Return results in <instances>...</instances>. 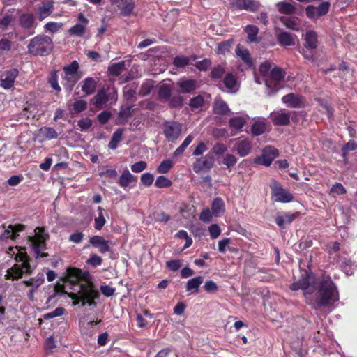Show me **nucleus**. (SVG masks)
I'll use <instances>...</instances> for the list:
<instances>
[{
	"label": "nucleus",
	"mask_w": 357,
	"mask_h": 357,
	"mask_svg": "<svg viewBox=\"0 0 357 357\" xmlns=\"http://www.w3.org/2000/svg\"><path fill=\"white\" fill-rule=\"evenodd\" d=\"M316 284L315 275L312 271H304L299 279L290 284L289 289L294 291L303 290L305 303L314 310L330 307L339 300L337 286L331 276H322L317 291L313 294Z\"/></svg>",
	"instance_id": "1"
},
{
	"label": "nucleus",
	"mask_w": 357,
	"mask_h": 357,
	"mask_svg": "<svg viewBox=\"0 0 357 357\" xmlns=\"http://www.w3.org/2000/svg\"><path fill=\"white\" fill-rule=\"evenodd\" d=\"M259 70L263 77H267L265 79L266 86L270 89L271 93H277L280 88L279 84L285 78L286 71L276 66L272 68V63L268 61L262 63Z\"/></svg>",
	"instance_id": "2"
},
{
	"label": "nucleus",
	"mask_w": 357,
	"mask_h": 357,
	"mask_svg": "<svg viewBox=\"0 0 357 357\" xmlns=\"http://www.w3.org/2000/svg\"><path fill=\"white\" fill-rule=\"evenodd\" d=\"M19 252L14 258L17 263L6 271V280H17L22 278L24 275H30L33 272L34 268L31 266V258L26 252Z\"/></svg>",
	"instance_id": "3"
},
{
	"label": "nucleus",
	"mask_w": 357,
	"mask_h": 357,
	"mask_svg": "<svg viewBox=\"0 0 357 357\" xmlns=\"http://www.w3.org/2000/svg\"><path fill=\"white\" fill-rule=\"evenodd\" d=\"M77 292L66 293L68 297L73 300V305L75 306L81 303L82 306H96L95 300L99 298L100 294L94 284H79Z\"/></svg>",
	"instance_id": "4"
},
{
	"label": "nucleus",
	"mask_w": 357,
	"mask_h": 357,
	"mask_svg": "<svg viewBox=\"0 0 357 357\" xmlns=\"http://www.w3.org/2000/svg\"><path fill=\"white\" fill-rule=\"evenodd\" d=\"M54 48L52 39L44 34H38L29 40L28 53L33 56H47Z\"/></svg>",
	"instance_id": "5"
},
{
	"label": "nucleus",
	"mask_w": 357,
	"mask_h": 357,
	"mask_svg": "<svg viewBox=\"0 0 357 357\" xmlns=\"http://www.w3.org/2000/svg\"><path fill=\"white\" fill-rule=\"evenodd\" d=\"M271 196L276 202L289 203L294 200V196L286 189H284L280 183L273 179L270 183Z\"/></svg>",
	"instance_id": "6"
},
{
	"label": "nucleus",
	"mask_w": 357,
	"mask_h": 357,
	"mask_svg": "<svg viewBox=\"0 0 357 357\" xmlns=\"http://www.w3.org/2000/svg\"><path fill=\"white\" fill-rule=\"evenodd\" d=\"M163 134L169 142H174L181 135L182 124L176 121H165L162 123Z\"/></svg>",
	"instance_id": "7"
},
{
	"label": "nucleus",
	"mask_w": 357,
	"mask_h": 357,
	"mask_svg": "<svg viewBox=\"0 0 357 357\" xmlns=\"http://www.w3.org/2000/svg\"><path fill=\"white\" fill-rule=\"evenodd\" d=\"M45 282V276L43 273H38L36 276L24 280L21 284L26 287H29L26 293L28 298L31 301L35 300V294L37 292L38 288Z\"/></svg>",
	"instance_id": "8"
},
{
	"label": "nucleus",
	"mask_w": 357,
	"mask_h": 357,
	"mask_svg": "<svg viewBox=\"0 0 357 357\" xmlns=\"http://www.w3.org/2000/svg\"><path fill=\"white\" fill-rule=\"evenodd\" d=\"M278 155L279 151L277 149L271 146H267L262 150L261 155L254 159V163L268 167Z\"/></svg>",
	"instance_id": "9"
},
{
	"label": "nucleus",
	"mask_w": 357,
	"mask_h": 357,
	"mask_svg": "<svg viewBox=\"0 0 357 357\" xmlns=\"http://www.w3.org/2000/svg\"><path fill=\"white\" fill-rule=\"evenodd\" d=\"M331 7L329 1H323L317 7L313 5H308L305 8L306 16L310 20H317L326 15Z\"/></svg>",
	"instance_id": "10"
},
{
	"label": "nucleus",
	"mask_w": 357,
	"mask_h": 357,
	"mask_svg": "<svg viewBox=\"0 0 357 357\" xmlns=\"http://www.w3.org/2000/svg\"><path fill=\"white\" fill-rule=\"evenodd\" d=\"M213 155L206 154L204 157L196 159L193 165V170L195 173H199L204 169H210L213 166Z\"/></svg>",
	"instance_id": "11"
},
{
	"label": "nucleus",
	"mask_w": 357,
	"mask_h": 357,
	"mask_svg": "<svg viewBox=\"0 0 357 357\" xmlns=\"http://www.w3.org/2000/svg\"><path fill=\"white\" fill-rule=\"evenodd\" d=\"M19 24L26 30H31L29 35L35 33L36 19L33 13H23L19 17Z\"/></svg>",
	"instance_id": "12"
},
{
	"label": "nucleus",
	"mask_w": 357,
	"mask_h": 357,
	"mask_svg": "<svg viewBox=\"0 0 357 357\" xmlns=\"http://www.w3.org/2000/svg\"><path fill=\"white\" fill-rule=\"evenodd\" d=\"M109 88L103 86L99 89L96 95L91 99V103L98 109H102L103 105L109 101Z\"/></svg>",
	"instance_id": "13"
},
{
	"label": "nucleus",
	"mask_w": 357,
	"mask_h": 357,
	"mask_svg": "<svg viewBox=\"0 0 357 357\" xmlns=\"http://www.w3.org/2000/svg\"><path fill=\"white\" fill-rule=\"evenodd\" d=\"M89 243L93 247L98 248L99 252L102 254L106 253L110 250L109 241L105 240L102 236H93L90 237Z\"/></svg>",
	"instance_id": "14"
},
{
	"label": "nucleus",
	"mask_w": 357,
	"mask_h": 357,
	"mask_svg": "<svg viewBox=\"0 0 357 357\" xmlns=\"http://www.w3.org/2000/svg\"><path fill=\"white\" fill-rule=\"evenodd\" d=\"M182 93H192L197 87V80L193 79H181L176 83Z\"/></svg>",
	"instance_id": "15"
},
{
	"label": "nucleus",
	"mask_w": 357,
	"mask_h": 357,
	"mask_svg": "<svg viewBox=\"0 0 357 357\" xmlns=\"http://www.w3.org/2000/svg\"><path fill=\"white\" fill-rule=\"evenodd\" d=\"M282 100L284 103L292 108H299L303 107V98L293 93L284 96Z\"/></svg>",
	"instance_id": "16"
},
{
	"label": "nucleus",
	"mask_w": 357,
	"mask_h": 357,
	"mask_svg": "<svg viewBox=\"0 0 357 357\" xmlns=\"http://www.w3.org/2000/svg\"><path fill=\"white\" fill-rule=\"evenodd\" d=\"M17 75L18 70L15 68L7 71L5 77L1 79L0 86L5 89H10L14 85Z\"/></svg>",
	"instance_id": "17"
},
{
	"label": "nucleus",
	"mask_w": 357,
	"mask_h": 357,
	"mask_svg": "<svg viewBox=\"0 0 357 357\" xmlns=\"http://www.w3.org/2000/svg\"><path fill=\"white\" fill-rule=\"evenodd\" d=\"M235 149L237 153L241 157L248 155L252 150V143L247 139L238 140L235 145Z\"/></svg>",
	"instance_id": "18"
},
{
	"label": "nucleus",
	"mask_w": 357,
	"mask_h": 357,
	"mask_svg": "<svg viewBox=\"0 0 357 357\" xmlns=\"http://www.w3.org/2000/svg\"><path fill=\"white\" fill-rule=\"evenodd\" d=\"M173 84L162 83L158 87V99L160 102H167L172 96Z\"/></svg>",
	"instance_id": "19"
},
{
	"label": "nucleus",
	"mask_w": 357,
	"mask_h": 357,
	"mask_svg": "<svg viewBox=\"0 0 357 357\" xmlns=\"http://www.w3.org/2000/svg\"><path fill=\"white\" fill-rule=\"evenodd\" d=\"M236 54L248 68H251L253 66L252 59L247 48L238 44L236 47Z\"/></svg>",
	"instance_id": "20"
},
{
	"label": "nucleus",
	"mask_w": 357,
	"mask_h": 357,
	"mask_svg": "<svg viewBox=\"0 0 357 357\" xmlns=\"http://www.w3.org/2000/svg\"><path fill=\"white\" fill-rule=\"evenodd\" d=\"M137 181V177L132 175L128 169H126L120 176L118 183L121 188H126L130 183H135Z\"/></svg>",
	"instance_id": "21"
},
{
	"label": "nucleus",
	"mask_w": 357,
	"mask_h": 357,
	"mask_svg": "<svg viewBox=\"0 0 357 357\" xmlns=\"http://www.w3.org/2000/svg\"><path fill=\"white\" fill-rule=\"evenodd\" d=\"M297 213H287L282 215H278L275 218V223L281 228H284L287 225H290L297 217Z\"/></svg>",
	"instance_id": "22"
},
{
	"label": "nucleus",
	"mask_w": 357,
	"mask_h": 357,
	"mask_svg": "<svg viewBox=\"0 0 357 357\" xmlns=\"http://www.w3.org/2000/svg\"><path fill=\"white\" fill-rule=\"evenodd\" d=\"M213 109V112L218 115L223 116L231 113V110L227 102L220 98H216L215 100Z\"/></svg>",
	"instance_id": "23"
},
{
	"label": "nucleus",
	"mask_w": 357,
	"mask_h": 357,
	"mask_svg": "<svg viewBox=\"0 0 357 357\" xmlns=\"http://www.w3.org/2000/svg\"><path fill=\"white\" fill-rule=\"evenodd\" d=\"M98 82L91 77H86L83 81V84L82 86V91L86 95L93 94L97 88Z\"/></svg>",
	"instance_id": "24"
},
{
	"label": "nucleus",
	"mask_w": 357,
	"mask_h": 357,
	"mask_svg": "<svg viewBox=\"0 0 357 357\" xmlns=\"http://www.w3.org/2000/svg\"><path fill=\"white\" fill-rule=\"evenodd\" d=\"M318 46L317 33L312 30L306 31L305 35L304 47L312 49H317Z\"/></svg>",
	"instance_id": "25"
},
{
	"label": "nucleus",
	"mask_w": 357,
	"mask_h": 357,
	"mask_svg": "<svg viewBox=\"0 0 357 357\" xmlns=\"http://www.w3.org/2000/svg\"><path fill=\"white\" fill-rule=\"evenodd\" d=\"M79 273H81L80 268L71 267L68 268L66 270V275L65 276L64 281L69 282L73 285H78Z\"/></svg>",
	"instance_id": "26"
},
{
	"label": "nucleus",
	"mask_w": 357,
	"mask_h": 357,
	"mask_svg": "<svg viewBox=\"0 0 357 357\" xmlns=\"http://www.w3.org/2000/svg\"><path fill=\"white\" fill-rule=\"evenodd\" d=\"M280 22L285 25L288 29L298 31L301 26L300 20L296 17H286L282 16L280 17Z\"/></svg>",
	"instance_id": "27"
},
{
	"label": "nucleus",
	"mask_w": 357,
	"mask_h": 357,
	"mask_svg": "<svg viewBox=\"0 0 357 357\" xmlns=\"http://www.w3.org/2000/svg\"><path fill=\"white\" fill-rule=\"evenodd\" d=\"M204 278L202 276H197L187 281L185 289L187 291H193L196 294L199 293V286L203 283Z\"/></svg>",
	"instance_id": "28"
},
{
	"label": "nucleus",
	"mask_w": 357,
	"mask_h": 357,
	"mask_svg": "<svg viewBox=\"0 0 357 357\" xmlns=\"http://www.w3.org/2000/svg\"><path fill=\"white\" fill-rule=\"evenodd\" d=\"M63 79V85L66 90L68 92H71L73 89L74 86L79 79V76L78 75H64L62 77Z\"/></svg>",
	"instance_id": "29"
},
{
	"label": "nucleus",
	"mask_w": 357,
	"mask_h": 357,
	"mask_svg": "<svg viewBox=\"0 0 357 357\" xmlns=\"http://www.w3.org/2000/svg\"><path fill=\"white\" fill-rule=\"evenodd\" d=\"M211 211L215 216H219L225 211V203L222 198L215 197L211 204Z\"/></svg>",
	"instance_id": "30"
},
{
	"label": "nucleus",
	"mask_w": 357,
	"mask_h": 357,
	"mask_svg": "<svg viewBox=\"0 0 357 357\" xmlns=\"http://www.w3.org/2000/svg\"><path fill=\"white\" fill-rule=\"evenodd\" d=\"M272 120L275 126H288L290 123V114L286 112L278 113Z\"/></svg>",
	"instance_id": "31"
},
{
	"label": "nucleus",
	"mask_w": 357,
	"mask_h": 357,
	"mask_svg": "<svg viewBox=\"0 0 357 357\" xmlns=\"http://www.w3.org/2000/svg\"><path fill=\"white\" fill-rule=\"evenodd\" d=\"M30 240H43L47 241L50 239V234L45 227H37L34 229V235L29 236Z\"/></svg>",
	"instance_id": "32"
},
{
	"label": "nucleus",
	"mask_w": 357,
	"mask_h": 357,
	"mask_svg": "<svg viewBox=\"0 0 357 357\" xmlns=\"http://www.w3.org/2000/svg\"><path fill=\"white\" fill-rule=\"evenodd\" d=\"M223 84L229 91H236L237 79L232 73H227L223 79Z\"/></svg>",
	"instance_id": "33"
},
{
	"label": "nucleus",
	"mask_w": 357,
	"mask_h": 357,
	"mask_svg": "<svg viewBox=\"0 0 357 357\" xmlns=\"http://www.w3.org/2000/svg\"><path fill=\"white\" fill-rule=\"evenodd\" d=\"M123 132V130L119 128L113 133L108 144L110 149L115 150L118 147L119 144L122 140Z\"/></svg>",
	"instance_id": "34"
},
{
	"label": "nucleus",
	"mask_w": 357,
	"mask_h": 357,
	"mask_svg": "<svg viewBox=\"0 0 357 357\" xmlns=\"http://www.w3.org/2000/svg\"><path fill=\"white\" fill-rule=\"evenodd\" d=\"M245 32L248 35V39L251 43H259V40L257 38L259 29L254 25H247L245 28Z\"/></svg>",
	"instance_id": "35"
},
{
	"label": "nucleus",
	"mask_w": 357,
	"mask_h": 357,
	"mask_svg": "<svg viewBox=\"0 0 357 357\" xmlns=\"http://www.w3.org/2000/svg\"><path fill=\"white\" fill-rule=\"evenodd\" d=\"M277 39L278 43L283 46H290L294 44L291 34L288 32H281L278 34Z\"/></svg>",
	"instance_id": "36"
},
{
	"label": "nucleus",
	"mask_w": 357,
	"mask_h": 357,
	"mask_svg": "<svg viewBox=\"0 0 357 357\" xmlns=\"http://www.w3.org/2000/svg\"><path fill=\"white\" fill-rule=\"evenodd\" d=\"M245 123L246 119L241 116L232 117L229 121V127L235 129L236 130H241L245 126Z\"/></svg>",
	"instance_id": "37"
},
{
	"label": "nucleus",
	"mask_w": 357,
	"mask_h": 357,
	"mask_svg": "<svg viewBox=\"0 0 357 357\" xmlns=\"http://www.w3.org/2000/svg\"><path fill=\"white\" fill-rule=\"evenodd\" d=\"M266 130V125L264 121H255L251 128L250 132L253 136H259L264 134Z\"/></svg>",
	"instance_id": "38"
},
{
	"label": "nucleus",
	"mask_w": 357,
	"mask_h": 357,
	"mask_svg": "<svg viewBox=\"0 0 357 357\" xmlns=\"http://www.w3.org/2000/svg\"><path fill=\"white\" fill-rule=\"evenodd\" d=\"M237 160V158L233 154L228 153L222 157L221 163L225 167L222 168L230 170L236 165Z\"/></svg>",
	"instance_id": "39"
},
{
	"label": "nucleus",
	"mask_w": 357,
	"mask_h": 357,
	"mask_svg": "<svg viewBox=\"0 0 357 357\" xmlns=\"http://www.w3.org/2000/svg\"><path fill=\"white\" fill-rule=\"evenodd\" d=\"M125 69V62L123 61L118 63H114L110 65L108 68V72L110 75L114 76L120 75Z\"/></svg>",
	"instance_id": "40"
},
{
	"label": "nucleus",
	"mask_w": 357,
	"mask_h": 357,
	"mask_svg": "<svg viewBox=\"0 0 357 357\" xmlns=\"http://www.w3.org/2000/svg\"><path fill=\"white\" fill-rule=\"evenodd\" d=\"M278 11L281 14L291 15L296 10L294 5L288 2H280L278 3Z\"/></svg>",
	"instance_id": "41"
},
{
	"label": "nucleus",
	"mask_w": 357,
	"mask_h": 357,
	"mask_svg": "<svg viewBox=\"0 0 357 357\" xmlns=\"http://www.w3.org/2000/svg\"><path fill=\"white\" fill-rule=\"evenodd\" d=\"M124 5L120 8L121 15L123 16H130L132 14L135 8V3L132 1L121 0Z\"/></svg>",
	"instance_id": "42"
},
{
	"label": "nucleus",
	"mask_w": 357,
	"mask_h": 357,
	"mask_svg": "<svg viewBox=\"0 0 357 357\" xmlns=\"http://www.w3.org/2000/svg\"><path fill=\"white\" fill-rule=\"evenodd\" d=\"M79 68V63L75 60L70 64L65 66L63 70L66 75H77Z\"/></svg>",
	"instance_id": "43"
},
{
	"label": "nucleus",
	"mask_w": 357,
	"mask_h": 357,
	"mask_svg": "<svg viewBox=\"0 0 357 357\" xmlns=\"http://www.w3.org/2000/svg\"><path fill=\"white\" fill-rule=\"evenodd\" d=\"M300 52L306 60L310 62H314L317 59V49L304 47Z\"/></svg>",
	"instance_id": "44"
},
{
	"label": "nucleus",
	"mask_w": 357,
	"mask_h": 357,
	"mask_svg": "<svg viewBox=\"0 0 357 357\" xmlns=\"http://www.w3.org/2000/svg\"><path fill=\"white\" fill-rule=\"evenodd\" d=\"M102 211L103 209L102 207H98V216L95 218L94 220V228L96 230H101L106 223V220L103 215Z\"/></svg>",
	"instance_id": "45"
},
{
	"label": "nucleus",
	"mask_w": 357,
	"mask_h": 357,
	"mask_svg": "<svg viewBox=\"0 0 357 357\" xmlns=\"http://www.w3.org/2000/svg\"><path fill=\"white\" fill-rule=\"evenodd\" d=\"M153 87L154 82L151 79L147 80L142 84L139 93L142 96H146L151 92Z\"/></svg>",
	"instance_id": "46"
},
{
	"label": "nucleus",
	"mask_w": 357,
	"mask_h": 357,
	"mask_svg": "<svg viewBox=\"0 0 357 357\" xmlns=\"http://www.w3.org/2000/svg\"><path fill=\"white\" fill-rule=\"evenodd\" d=\"M168 105L170 108L181 107L183 105V98L179 95L171 96L169 99L167 100Z\"/></svg>",
	"instance_id": "47"
},
{
	"label": "nucleus",
	"mask_w": 357,
	"mask_h": 357,
	"mask_svg": "<svg viewBox=\"0 0 357 357\" xmlns=\"http://www.w3.org/2000/svg\"><path fill=\"white\" fill-rule=\"evenodd\" d=\"M102 259L97 254H91L89 259L86 261V264L93 268L100 266L102 264Z\"/></svg>",
	"instance_id": "48"
},
{
	"label": "nucleus",
	"mask_w": 357,
	"mask_h": 357,
	"mask_svg": "<svg viewBox=\"0 0 357 357\" xmlns=\"http://www.w3.org/2000/svg\"><path fill=\"white\" fill-rule=\"evenodd\" d=\"M190 64V58L184 56H176L174 58L173 65L178 68H182Z\"/></svg>",
	"instance_id": "49"
},
{
	"label": "nucleus",
	"mask_w": 357,
	"mask_h": 357,
	"mask_svg": "<svg viewBox=\"0 0 357 357\" xmlns=\"http://www.w3.org/2000/svg\"><path fill=\"white\" fill-rule=\"evenodd\" d=\"M261 6L260 3L256 0H245V6L243 7V10L249 12H256L259 10Z\"/></svg>",
	"instance_id": "50"
},
{
	"label": "nucleus",
	"mask_w": 357,
	"mask_h": 357,
	"mask_svg": "<svg viewBox=\"0 0 357 357\" xmlns=\"http://www.w3.org/2000/svg\"><path fill=\"white\" fill-rule=\"evenodd\" d=\"M12 45L13 43L10 39L6 37L0 38V55L10 51Z\"/></svg>",
	"instance_id": "51"
},
{
	"label": "nucleus",
	"mask_w": 357,
	"mask_h": 357,
	"mask_svg": "<svg viewBox=\"0 0 357 357\" xmlns=\"http://www.w3.org/2000/svg\"><path fill=\"white\" fill-rule=\"evenodd\" d=\"M173 167V162L172 160L167 159L162 161L158 167H157V172L158 173L161 174H166L169 172V171Z\"/></svg>",
	"instance_id": "52"
},
{
	"label": "nucleus",
	"mask_w": 357,
	"mask_h": 357,
	"mask_svg": "<svg viewBox=\"0 0 357 357\" xmlns=\"http://www.w3.org/2000/svg\"><path fill=\"white\" fill-rule=\"evenodd\" d=\"M40 132L47 139H56L58 137L56 131L52 127H43L40 128Z\"/></svg>",
	"instance_id": "53"
},
{
	"label": "nucleus",
	"mask_w": 357,
	"mask_h": 357,
	"mask_svg": "<svg viewBox=\"0 0 357 357\" xmlns=\"http://www.w3.org/2000/svg\"><path fill=\"white\" fill-rule=\"evenodd\" d=\"M225 69L223 66L218 65L215 66L211 71V77L213 79H218L223 77Z\"/></svg>",
	"instance_id": "54"
},
{
	"label": "nucleus",
	"mask_w": 357,
	"mask_h": 357,
	"mask_svg": "<svg viewBox=\"0 0 357 357\" xmlns=\"http://www.w3.org/2000/svg\"><path fill=\"white\" fill-rule=\"evenodd\" d=\"M172 182L168 178L164 176H159L155 182V187L158 188H165L172 186Z\"/></svg>",
	"instance_id": "55"
},
{
	"label": "nucleus",
	"mask_w": 357,
	"mask_h": 357,
	"mask_svg": "<svg viewBox=\"0 0 357 357\" xmlns=\"http://www.w3.org/2000/svg\"><path fill=\"white\" fill-rule=\"evenodd\" d=\"M87 108V102L84 100H76L73 104V110L75 113H80Z\"/></svg>",
	"instance_id": "56"
},
{
	"label": "nucleus",
	"mask_w": 357,
	"mask_h": 357,
	"mask_svg": "<svg viewBox=\"0 0 357 357\" xmlns=\"http://www.w3.org/2000/svg\"><path fill=\"white\" fill-rule=\"evenodd\" d=\"M52 9L53 6L51 3H43V5L39 8L40 19L42 20L44 17L50 15L52 13Z\"/></svg>",
	"instance_id": "57"
},
{
	"label": "nucleus",
	"mask_w": 357,
	"mask_h": 357,
	"mask_svg": "<svg viewBox=\"0 0 357 357\" xmlns=\"http://www.w3.org/2000/svg\"><path fill=\"white\" fill-rule=\"evenodd\" d=\"M48 82L50 84L51 87L54 89L55 91H61V89L58 82V75L56 70H54L51 73L48 79Z\"/></svg>",
	"instance_id": "58"
},
{
	"label": "nucleus",
	"mask_w": 357,
	"mask_h": 357,
	"mask_svg": "<svg viewBox=\"0 0 357 357\" xmlns=\"http://www.w3.org/2000/svg\"><path fill=\"white\" fill-rule=\"evenodd\" d=\"M94 284L93 282V277L89 271H82L79 275V284Z\"/></svg>",
	"instance_id": "59"
},
{
	"label": "nucleus",
	"mask_w": 357,
	"mask_h": 357,
	"mask_svg": "<svg viewBox=\"0 0 357 357\" xmlns=\"http://www.w3.org/2000/svg\"><path fill=\"white\" fill-rule=\"evenodd\" d=\"M28 242L29 243L30 247L33 251L38 249L47 248V241H45L30 240V238L28 237Z\"/></svg>",
	"instance_id": "60"
},
{
	"label": "nucleus",
	"mask_w": 357,
	"mask_h": 357,
	"mask_svg": "<svg viewBox=\"0 0 357 357\" xmlns=\"http://www.w3.org/2000/svg\"><path fill=\"white\" fill-rule=\"evenodd\" d=\"M204 102V98L199 95L190 99L189 105L192 108L198 109L203 106Z\"/></svg>",
	"instance_id": "61"
},
{
	"label": "nucleus",
	"mask_w": 357,
	"mask_h": 357,
	"mask_svg": "<svg viewBox=\"0 0 357 357\" xmlns=\"http://www.w3.org/2000/svg\"><path fill=\"white\" fill-rule=\"evenodd\" d=\"M13 19V16L9 14H6L2 18H0V29L3 31L6 30Z\"/></svg>",
	"instance_id": "62"
},
{
	"label": "nucleus",
	"mask_w": 357,
	"mask_h": 357,
	"mask_svg": "<svg viewBox=\"0 0 357 357\" xmlns=\"http://www.w3.org/2000/svg\"><path fill=\"white\" fill-rule=\"evenodd\" d=\"M85 31V25L81 24H76L73 26H72L69 32L71 35L81 36Z\"/></svg>",
	"instance_id": "63"
},
{
	"label": "nucleus",
	"mask_w": 357,
	"mask_h": 357,
	"mask_svg": "<svg viewBox=\"0 0 357 357\" xmlns=\"http://www.w3.org/2000/svg\"><path fill=\"white\" fill-rule=\"evenodd\" d=\"M211 66V61L208 59H204L196 62L195 66L201 71H206Z\"/></svg>",
	"instance_id": "64"
}]
</instances>
